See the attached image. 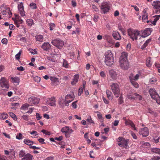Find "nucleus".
I'll list each match as a JSON object with an SVG mask.
<instances>
[{
  "label": "nucleus",
  "mask_w": 160,
  "mask_h": 160,
  "mask_svg": "<svg viewBox=\"0 0 160 160\" xmlns=\"http://www.w3.org/2000/svg\"><path fill=\"white\" fill-rule=\"evenodd\" d=\"M131 135L132 136V138L134 139H136L137 138V137L136 135V134L133 132L132 131H131L130 132Z\"/></svg>",
  "instance_id": "4d7b16f0"
},
{
  "label": "nucleus",
  "mask_w": 160,
  "mask_h": 160,
  "mask_svg": "<svg viewBox=\"0 0 160 160\" xmlns=\"http://www.w3.org/2000/svg\"><path fill=\"white\" fill-rule=\"evenodd\" d=\"M110 4L107 2H103L102 3L100 6L101 12L102 13L106 14L110 9Z\"/></svg>",
  "instance_id": "423d86ee"
},
{
  "label": "nucleus",
  "mask_w": 160,
  "mask_h": 160,
  "mask_svg": "<svg viewBox=\"0 0 160 160\" xmlns=\"http://www.w3.org/2000/svg\"><path fill=\"white\" fill-rule=\"evenodd\" d=\"M157 80L156 78H151L149 80L150 83L154 84L156 82Z\"/></svg>",
  "instance_id": "09e8293b"
},
{
  "label": "nucleus",
  "mask_w": 160,
  "mask_h": 160,
  "mask_svg": "<svg viewBox=\"0 0 160 160\" xmlns=\"http://www.w3.org/2000/svg\"><path fill=\"white\" fill-rule=\"evenodd\" d=\"M152 5L156 9L155 10V13L158 14L160 12V1H156L153 2Z\"/></svg>",
  "instance_id": "9d476101"
},
{
  "label": "nucleus",
  "mask_w": 160,
  "mask_h": 160,
  "mask_svg": "<svg viewBox=\"0 0 160 160\" xmlns=\"http://www.w3.org/2000/svg\"><path fill=\"white\" fill-rule=\"evenodd\" d=\"M155 65L158 68V72L160 73V64L156 63Z\"/></svg>",
  "instance_id": "774afa93"
},
{
  "label": "nucleus",
  "mask_w": 160,
  "mask_h": 160,
  "mask_svg": "<svg viewBox=\"0 0 160 160\" xmlns=\"http://www.w3.org/2000/svg\"><path fill=\"white\" fill-rule=\"evenodd\" d=\"M0 85L4 90H7L9 88V84L8 81L4 78H2L0 80Z\"/></svg>",
  "instance_id": "1a4fd4ad"
},
{
  "label": "nucleus",
  "mask_w": 160,
  "mask_h": 160,
  "mask_svg": "<svg viewBox=\"0 0 160 160\" xmlns=\"http://www.w3.org/2000/svg\"><path fill=\"white\" fill-rule=\"evenodd\" d=\"M50 29V30H52L55 27V25L54 23H50L49 24Z\"/></svg>",
  "instance_id": "a18cd8bd"
},
{
  "label": "nucleus",
  "mask_w": 160,
  "mask_h": 160,
  "mask_svg": "<svg viewBox=\"0 0 160 160\" xmlns=\"http://www.w3.org/2000/svg\"><path fill=\"white\" fill-rule=\"evenodd\" d=\"M15 152L14 151L12 153H11L9 156V158L11 160H15L16 157L15 156Z\"/></svg>",
  "instance_id": "cd10ccee"
},
{
  "label": "nucleus",
  "mask_w": 160,
  "mask_h": 160,
  "mask_svg": "<svg viewBox=\"0 0 160 160\" xmlns=\"http://www.w3.org/2000/svg\"><path fill=\"white\" fill-rule=\"evenodd\" d=\"M62 66L66 68H68V65L67 62L66 60H63Z\"/></svg>",
  "instance_id": "de8ad7c7"
},
{
  "label": "nucleus",
  "mask_w": 160,
  "mask_h": 160,
  "mask_svg": "<svg viewBox=\"0 0 160 160\" xmlns=\"http://www.w3.org/2000/svg\"><path fill=\"white\" fill-rule=\"evenodd\" d=\"M8 115L5 113L3 112L0 114V118L1 119H5L8 118Z\"/></svg>",
  "instance_id": "7c9ffc66"
},
{
  "label": "nucleus",
  "mask_w": 160,
  "mask_h": 160,
  "mask_svg": "<svg viewBox=\"0 0 160 160\" xmlns=\"http://www.w3.org/2000/svg\"><path fill=\"white\" fill-rule=\"evenodd\" d=\"M109 74L111 77L113 79H115L117 75V72L113 69H111L109 71Z\"/></svg>",
  "instance_id": "dca6fc26"
},
{
  "label": "nucleus",
  "mask_w": 160,
  "mask_h": 160,
  "mask_svg": "<svg viewBox=\"0 0 160 160\" xmlns=\"http://www.w3.org/2000/svg\"><path fill=\"white\" fill-rule=\"evenodd\" d=\"M72 98V96L70 94L68 95L65 97V106H68L69 103L70 102L72 101V100H67V99L70 98Z\"/></svg>",
  "instance_id": "4be33fe9"
},
{
  "label": "nucleus",
  "mask_w": 160,
  "mask_h": 160,
  "mask_svg": "<svg viewBox=\"0 0 160 160\" xmlns=\"http://www.w3.org/2000/svg\"><path fill=\"white\" fill-rule=\"evenodd\" d=\"M97 116L99 119H100V122L102 123L103 122V118L102 117V114L101 113H99L97 114Z\"/></svg>",
  "instance_id": "ea45409f"
},
{
  "label": "nucleus",
  "mask_w": 160,
  "mask_h": 160,
  "mask_svg": "<svg viewBox=\"0 0 160 160\" xmlns=\"http://www.w3.org/2000/svg\"><path fill=\"white\" fill-rule=\"evenodd\" d=\"M52 43L58 48H61L64 45V42L60 39H56L53 40Z\"/></svg>",
  "instance_id": "0eeeda50"
},
{
  "label": "nucleus",
  "mask_w": 160,
  "mask_h": 160,
  "mask_svg": "<svg viewBox=\"0 0 160 160\" xmlns=\"http://www.w3.org/2000/svg\"><path fill=\"white\" fill-rule=\"evenodd\" d=\"M146 10L145 9L143 11V14L142 15V21L144 22H147L148 23H149V22H150V21H148L147 20L148 17V14L146 12Z\"/></svg>",
  "instance_id": "a211bd4d"
},
{
  "label": "nucleus",
  "mask_w": 160,
  "mask_h": 160,
  "mask_svg": "<svg viewBox=\"0 0 160 160\" xmlns=\"http://www.w3.org/2000/svg\"><path fill=\"white\" fill-rule=\"evenodd\" d=\"M7 159L6 156L0 155V160H7Z\"/></svg>",
  "instance_id": "338daca9"
},
{
  "label": "nucleus",
  "mask_w": 160,
  "mask_h": 160,
  "mask_svg": "<svg viewBox=\"0 0 160 160\" xmlns=\"http://www.w3.org/2000/svg\"><path fill=\"white\" fill-rule=\"evenodd\" d=\"M29 105L28 103H25L23 104L21 107V109L25 110H27L29 106Z\"/></svg>",
  "instance_id": "473e14b6"
},
{
  "label": "nucleus",
  "mask_w": 160,
  "mask_h": 160,
  "mask_svg": "<svg viewBox=\"0 0 160 160\" xmlns=\"http://www.w3.org/2000/svg\"><path fill=\"white\" fill-rule=\"evenodd\" d=\"M36 116L38 120L41 119L42 118V117L40 116V114L38 113H36Z\"/></svg>",
  "instance_id": "680f3d73"
},
{
  "label": "nucleus",
  "mask_w": 160,
  "mask_h": 160,
  "mask_svg": "<svg viewBox=\"0 0 160 160\" xmlns=\"http://www.w3.org/2000/svg\"><path fill=\"white\" fill-rule=\"evenodd\" d=\"M1 42L2 43L6 44L8 42V40L6 38H4L2 39Z\"/></svg>",
  "instance_id": "052dcab7"
},
{
  "label": "nucleus",
  "mask_w": 160,
  "mask_h": 160,
  "mask_svg": "<svg viewBox=\"0 0 160 160\" xmlns=\"http://www.w3.org/2000/svg\"><path fill=\"white\" fill-rule=\"evenodd\" d=\"M129 142V140L119 137L118 140V144L121 147L127 148Z\"/></svg>",
  "instance_id": "20e7f679"
},
{
  "label": "nucleus",
  "mask_w": 160,
  "mask_h": 160,
  "mask_svg": "<svg viewBox=\"0 0 160 160\" xmlns=\"http://www.w3.org/2000/svg\"><path fill=\"white\" fill-rule=\"evenodd\" d=\"M37 41L42 42L43 41V36L41 35H37L35 36Z\"/></svg>",
  "instance_id": "393cba45"
},
{
  "label": "nucleus",
  "mask_w": 160,
  "mask_h": 160,
  "mask_svg": "<svg viewBox=\"0 0 160 160\" xmlns=\"http://www.w3.org/2000/svg\"><path fill=\"white\" fill-rule=\"evenodd\" d=\"M30 6L32 9H36L37 8L36 5L34 3H31L30 5Z\"/></svg>",
  "instance_id": "6e6d98bb"
},
{
  "label": "nucleus",
  "mask_w": 160,
  "mask_h": 160,
  "mask_svg": "<svg viewBox=\"0 0 160 160\" xmlns=\"http://www.w3.org/2000/svg\"><path fill=\"white\" fill-rule=\"evenodd\" d=\"M158 20V18H155L154 19V20L153 21L151 22L150 21V22L152 23V24H153V25H155L157 21Z\"/></svg>",
  "instance_id": "e2e57ef3"
},
{
  "label": "nucleus",
  "mask_w": 160,
  "mask_h": 160,
  "mask_svg": "<svg viewBox=\"0 0 160 160\" xmlns=\"http://www.w3.org/2000/svg\"><path fill=\"white\" fill-rule=\"evenodd\" d=\"M160 139V137H156L153 138V142L155 143H158L159 142V140Z\"/></svg>",
  "instance_id": "c03bdc74"
},
{
  "label": "nucleus",
  "mask_w": 160,
  "mask_h": 160,
  "mask_svg": "<svg viewBox=\"0 0 160 160\" xmlns=\"http://www.w3.org/2000/svg\"><path fill=\"white\" fill-rule=\"evenodd\" d=\"M68 127L66 126L63 127L61 129V131L62 132H65L66 133V136H67V132L68 131Z\"/></svg>",
  "instance_id": "72a5a7b5"
},
{
  "label": "nucleus",
  "mask_w": 160,
  "mask_h": 160,
  "mask_svg": "<svg viewBox=\"0 0 160 160\" xmlns=\"http://www.w3.org/2000/svg\"><path fill=\"white\" fill-rule=\"evenodd\" d=\"M134 95L138 98L139 100H141L142 99V96L137 93H135Z\"/></svg>",
  "instance_id": "13d9d810"
},
{
  "label": "nucleus",
  "mask_w": 160,
  "mask_h": 160,
  "mask_svg": "<svg viewBox=\"0 0 160 160\" xmlns=\"http://www.w3.org/2000/svg\"><path fill=\"white\" fill-rule=\"evenodd\" d=\"M56 101V99L55 97H51L50 98L47 99V102L48 104L50 106H52L56 105L55 102Z\"/></svg>",
  "instance_id": "4468645a"
},
{
  "label": "nucleus",
  "mask_w": 160,
  "mask_h": 160,
  "mask_svg": "<svg viewBox=\"0 0 160 160\" xmlns=\"http://www.w3.org/2000/svg\"><path fill=\"white\" fill-rule=\"evenodd\" d=\"M19 103L13 102L12 103V108L14 109H16L19 107Z\"/></svg>",
  "instance_id": "c756f323"
},
{
  "label": "nucleus",
  "mask_w": 160,
  "mask_h": 160,
  "mask_svg": "<svg viewBox=\"0 0 160 160\" xmlns=\"http://www.w3.org/2000/svg\"><path fill=\"white\" fill-rule=\"evenodd\" d=\"M110 87L114 94L116 98H118L120 94V89L118 84L116 83H114L110 86Z\"/></svg>",
  "instance_id": "39448f33"
},
{
  "label": "nucleus",
  "mask_w": 160,
  "mask_h": 160,
  "mask_svg": "<svg viewBox=\"0 0 160 160\" xmlns=\"http://www.w3.org/2000/svg\"><path fill=\"white\" fill-rule=\"evenodd\" d=\"M22 135L21 133H19L16 136V138L17 139L20 140L22 138Z\"/></svg>",
  "instance_id": "8fccbe9b"
},
{
  "label": "nucleus",
  "mask_w": 160,
  "mask_h": 160,
  "mask_svg": "<svg viewBox=\"0 0 160 160\" xmlns=\"http://www.w3.org/2000/svg\"><path fill=\"white\" fill-rule=\"evenodd\" d=\"M26 152L23 150H21L19 152V157L20 158H23L26 155Z\"/></svg>",
  "instance_id": "a878e982"
},
{
  "label": "nucleus",
  "mask_w": 160,
  "mask_h": 160,
  "mask_svg": "<svg viewBox=\"0 0 160 160\" xmlns=\"http://www.w3.org/2000/svg\"><path fill=\"white\" fill-rule=\"evenodd\" d=\"M133 123V122L132 121L129 120L125 121V124L127 125L130 126Z\"/></svg>",
  "instance_id": "864d4df0"
},
{
  "label": "nucleus",
  "mask_w": 160,
  "mask_h": 160,
  "mask_svg": "<svg viewBox=\"0 0 160 160\" xmlns=\"http://www.w3.org/2000/svg\"><path fill=\"white\" fill-rule=\"evenodd\" d=\"M86 121L89 123L92 124L94 123V121L92 120L91 117L90 116H88Z\"/></svg>",
  "instance_id": "e433bc0d"
},
{
  "label": "nucleus",
  "mask_w": 160,
  "mask_h": 160,
  "mask_svg": "<svg viewBox=\"0 0 160 160\" xmlns=\"http://www.w3.org/2000/svg\"><path fill=\"white\" fill-rule=\"evenodd\" d=\"M134 78V76L133 74L131 73L129 75V78L130 79V82L135 81Z\"/></svg>",
  "instance_id": "37998d69"
},
{
  "label": "nucleus",
  "mask_w": 160,
  "mask_h": 160,
  "mask_svg": "<svg viewBox=\"0 0 160 160\" xmlns=\"http://www.w3.org/2000/svg\"><path fill=\"white\" fill-rule=\"evenodd\" d=\"M28 101L31 105H33L38 104L39 102V99L37 98L31 97L28 99Z\"/></svg>",
  "instance_id": "9b49d317"
},
{
  "label": "nucleus",
  "mask_w": 160,
  "mask_h": 160,
  "mask_svg": "<svg viewBox=\"0 0 160 160\" xmlns=\"http://www.w3.org/2000/svg\"><path fill=\"white\" fill-rule=\"evenodd\" d=\"M33 156L29 153H27L26 155L22 158L21 160H32Z\"/></svg>",
  "instance_id": "aec40b11"
},
{
  "label": "nucleus",
  "mask_w": 160,
  "mask_h": 160,
  "mask_svg": "<svg viewBox=\"0 0 160 160\" xmlns=\"http://www.w3.org/2000/svg\"><path fill=\"white\" fill-rule=\"evenodd\" d=\"M152 31V28H146L145 29L142 31V35L141 36L143 38H145L150 35Z\"/></svg>",
  "instance_id": "f8f14e48"
},
{
  "label": "nucleus",
  "mask_w": 160,
  "mask_h": 160,
  "mask_svg": "<svg viewBox=\"0 0 160 160\" xmlns=\"http://www.w3.org/2000/svg\"><path fill=\"white\" fill-rule=\"evenodd\" d=\"M133 123V122L132 121L129 120L125 121V124L127 125L130 126Z\"/></svg>",
  "instance_id": "603ef678"
},
{
  "label": "nucleus",
  "mask_w": 160,
  "mask_h": 160,
  "mask_svg": "<svg viewBox=\"0 0 160 160\" xmlns=\"http://www.w3.org/2000/svg\"><path fill=\"white\" fill-rule=\"evenodd\" d=\"M151 151L153 153H156L158 154H160V149L159 148H153L152 149Z\"/></svg>",
  "instance_id": "2f4dec72"
},
{
  "label": "nucleus",
  "mask_w": 160,
  "mask_h": 160,
  "mask_svg": "<svg viewBox=\"0 0 160 160\" xmlns=\"http://www.w3.org/2000/svg\"><path fill=\"white\" fill-rule=\"evenodd\" d=\"M27 23L29 26H31L33 23V20L32 19H28L27 20Z\"/></svg>",
  "instance_id": "c9c22d12"
},
{
  "label": "nucleus",
  "mask_w": 160,
  "mask_h": 160,
  "mask_svg": "<svg viewBox=\"0 0 160 160\" xmlns=\"http://www.w3.org/2000/svg\"><path fill=\"white\" fill-rule=\"evenodd\" d=\"M21 54V52L20 51L18 53H17L15 55V58L16 59H18L20 58V56Z\"/></svg>",
  "instance_id": "0e129e2a"
},
{
  "label": "nucleus",
  "mask_w": 160,
  "mask_h": 160,
  "mask_svg": "<svg viewBox=\"0 0 160 160\" xmlns=\"http://www.w3.org/2000/svg\"><path fill=\"white\" fill-rule=\"evenodd\" d=\"M104 55L105 64L108 66H111L114 63L113 54L112 52L110 50H108L105 53Z\"/></svg>",
  "instance_id": "f03ea898"
},
{
  "label": "nucleus",
  "mask_w": 160,
  "mask_h": 160,
  "mask_svg": "<svg viewBox=\"0 0 160 160\" xmlns=\"http://www.w3.org/2000/svg\"><path fill=\"white\" fill-rule=\"evenodd\" d=\"M79 78V76L78 75L76 74L74 76L73 81L71 82V84L72 85H74L77 82Z\"/></svg>",
  "instance_id": "5701e85b"
},
{
  "label": "nucleus",
  "mask_w": 160,
  "mask_h": 160,
  "mask_svg": "<svg viewBox=\"0 0 160 160\" xmlns=\"http://www.w3.org/2000/svg\"><path fill=\"white\" fill-rule=\"evenodd\" d=\"M38 140L39 142L41 143L42 144H44L45 143V142H44L45 140L43 138H40L38 139Z\"/></svg>",
  "instance_id": "bf43d9fd"
},
{
  "label": "nucleus",
  "mask_w": 160,
  "mask_h": 160,
  "mask_svg": "<svg viewBox=\"0 0 160 160\" xmlns=\"http://www.w3.org/2000/svg\"><path fill=\"white\" fill-rule=\"evenodd\" d=\"M8 114L9 115L14 119V120H15V119H17V118L16 115L13 112H8Z\"/></svg>",
  "instance_id": "58836bf2"
},
{
  "label": "nucleus",
  "mask_w": 160,
  "mask_h": 160,
  "mask_svg": "<svg viewBox=\"0 0 160 160\" xmlns=\"http://www.w3.org/2000/svg\"><path fill=\"white\" fill-rule=\"evenodd\" d=\"M11 79L12 80V81L13 82L18 84L19 82V79L18 77H16L14 78L12 77L11 78Z\"/></svg>",
  "instance_id": "c85d7f7f"
},
{
  "label": "nucleus",
  "mask_w": 160,
  "mask_h": 160,
  "mask_svg": "<svg viewBox=\"0 0 160 160\" xmlns=\"http://www.w3.org/2000/svg\"><path fill=\"white\" fill-rule=\"evenodd\" d=\"M149 92L151 98L153 99L156 97V95H158L154 88H150Z\"/></svg>",
  "instance_id": "2eb2a0df"
},
{
  "label": "nucleus",
  "mask_w": 160,
  "mask_h": 160,
  "mask_svg": "<svg viewBox=\"0 0 160 160\" xmlns=\"http://www.w3.org/2000/svg\"><path fill=\"white\" fill-rule=\"evenodd\" d=\"M18 10L21 16L23 17L25 15V12L24 9L23 4L21 2L18 5Z\"/></svg>",
  "instance_id": "ddd939ff"
},
{
  "label": "nucleus",
  "mask_w": 160,
  "mask_h": 160,
  "mask_svg": "<svg viewBox=\"0 0 160 160\" xmlns=\"http://www.w3.org/2000/svg\"><path fill=\"white\" fill-rule=\"evenodd\" d=\"M151 41V39L149 38L144 43L143 45L141 47V48L142 49H144L145 47H146L148 44L150 43Z\"/></svg>",
  "instance_id": "bb28decb"
},
{
  "label": "nucleus",
  "mask_w": 160,
  "mask_h": 160,
  "mask_svg": "<svg viewBox=\"0 0 160 160\" xmlns=\"http://www.w3.org/2000/svg\"><path fill=\"white\" fill-rule=\"evenodd\" d=\"M50 79L51 81L54 82H58V79L55 77H50Z\"/></svg>",
  "instance_id": "4c0bfd02"
},
{
  "label": "nucleus",
  "mask_w": 160,
  "mask_h": 160,
  "mask_svg": "<svg viewBox=\"0 0 160 160\" xmlns=\"http://www.w3.org/2000/svg\"><path fill=\"white\" fill-rule=\"evenodd\" d=\"M138 133L140 135H142V137H145L148 135L149 131L148 128L145 127L140 129Z\"/></svg>",
  "instance_id": "6e6552de"
},
{
  "label": "nucleus",
  "mask_w": 160,
  "mask_h": 160,
  "mask_svg": "<svg viewBox=\"0 0 160 160\" xmlns=\"http://www.w3.org/2000/svg\"><path fill=\"white\" fill-rule=\"evenodd\" d=\"M132 85L135 88H138L139 87V85L135 81H133L130 82Z\"/></svg>",
  "instance_id": "f704fd0d"
},
{
  "label": "nucleus",
  "mask_w": 160,
  "mask_h": 160,
  "mask_svg": "<svg viewBox=\"0 0 160 160\" xmlns=\"http://www.w3.org/2000/svg\"><path fill=\"white\" fill-rule=\"evenodd\" d=\"M83 92V88L82 87H81L79 88L78 95L79 96H81V94Z\"/></svg>",
  "instance_id": "5fc2aeb1"
},
{
  "label": "nucleus",
  "mask_w": 160,
  "mask_h": 160,
  "mask_svg": "<svg viewBox=\"0 0 160 160\" xmlns=\"http://www.w3.org/2000/svg\"><path fill=\"white\" fill-rule=\"evenodd\" d=\"M106 94L108 99L111 100L113 99V95L112 92L108 90L106 91Z\"/></svg>",
  "instance_id": "412c9836"
},
{
  "label": "nucleus",
  "mask_w": 160,
  "mask_h": 160,
  "mask_svg": "<svg viewBox=\"0 0 160 160\" xmlns=\"http://www.w3.org/2000/svg\"><path fill=\"white\" fill-rule=\"evenodd\" d=\"M23 142L25 144L30 146V147L31 146L33 143V141L27 139H25L24 140Z\"/></svg>",
  "instance_id": "b1692460"
},
{
  "label": "nucleus",
  "mask_w": 160,
  "mask_h": 160,
  "mask_svg": "<svg viewBox=\"0 0 160 160\" xmlns=\"http://www.w3.org/2000/svg\"><path fill=\"white\" fill-rule=\"evenodd\" d=\"M98 16L97 15H95L93 18V21L96 22L98 21Z\"/></svg>",
  "instance_id": "69168bd1"
},
{
  "label": "nucleus",
  "mask_w": 160,
  "mask_h": 160,
  "mask_svg": "<svg viewBox=\"0 0 160 160\" xmlns=\"http://www.w3.org/2000/svg\"><path fill=\"white\" fill-rule=\"evenodd\" d=\"M153 99L155 100L158 104H160V97L159 95H156V97Z\"/></svg>",
  "instance_id": "a19ab883"
},
{
  "label": "nucleus",
  "mask_w": 160,
  "mask_h": 160,
  "mask_svg": "<svg viewBox=\"0 0 160 160\" xmlns=\"http://www.w3.org/2000/svg\"><path fill=\"white\" fill-rule=\"evenodd\" d=\"M112 36L116 40H119L121 38V37L120 33L118 32L113 31L112 33Z\"/></svg>",
  "instance_id": "6ab92c4d"
},
{
  "label": "nucleus",
  "mask_w": 160,
  "mask_h": 160,
  "mask_svg": "<svg viewBox=\"0 0 160 160\" xmlns=\"http://www.w3.org/2000/svg\"><path fill=\"white\" fill-rule=\"evenodd\" d=\"M146 64L147 66L148 67L151 66V63L150 58H149L147 59Z\"/></svg>",
  "instance_id": "49530a36"
},
{
  "label": "nucleus",
  "mask_w": 160,
  "mask_h": 160,
  "mask_svg": "<svg viewBox=\"0 0 160 160\" xmlns=\"http://www.w3.org/2000/svg\"><path fill=\"white\" fill-rule=\"evenodd\" d=\"M51 47L50 44L48 42H45L42 44L41 48L44 51H48Z\"/></svg>",
  "instance_id": "f3484780"
},
{
  "label": "nucleus",
  "mask_w": 160,
  "mask_h": 160,
  "mask_svg": "<svg viewBox=\"0 0 160 160\" xmlns=\"http://www.w3.org/2000/svg\"><path fill=\"white\" fill-rule=\"evenodd\" d=\"M123 102V98L122 95H120L118 99V104H121Z\"/></svg>",
  "instance_id": "79ce46f5"
},
{
  "label": "nucleus",
  "mask_w": 160,
  "mask_h": 160,
  "mask_svg": "<svg viewBox=\"0 0 160 160\" xmlns=\"http://www.w3.org/2000/svg\"><path fill=\"white\" fill-rule=\"evenodd\" d=\"M128 54L125 52H123L119 58V63L121 68L123 69L127 70L129 68V64L127 59Z\"/></svg>",
  "instance_id": "f257e3e1"
},
{
  "label": "nucleus",
  "mask_w": 160,
  "mask_h": 160,
  "mask_svg": "<svg viewBox=\"0 0 160 160\" xmlns=\"http://www.w3.org/2000/svg\"><path fill=\"white\" fill-rule=\"evenodd\" d=\"M34 80L36 82H39L41 80L40 78L38 76H36L33 78Z\"/></svg>",
  "instance_id": "3c124183"
},
{
  "label": "nucleus",
  "mask_w": 160,
  "mask_h": 160,
  "mask_svg": "<svg viewBox=\"0 0 160 160\" xmlns=\"http://www.w3.org/2000/svg\"><path fill=\"white\" fill-rule=\"evenodd\" d=\"M128 35L133 41L134 39L137 40L138 36L140 34V32L138 30H134L131 28H129L128 29Z\"/></svg>",
  "instance_id": "7ed1b4c3"
}]
</instances>
